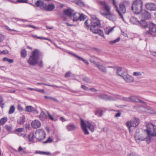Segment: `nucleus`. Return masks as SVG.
I'll list each match as a JSON object with an SVG mask.
<instances>
[{"label":"nucleus","instance_id":"obj_52","mask_svg":"<svg viewBox=\"0 0 156 156\" xmlns=\"http://www.w3.org/2000/svg\"><path fill=\"white\" fill-rule=\"evenodd\" d=\"M52 140L50 138H49L47 140L45 141L44 143H51L52 142Z\"/></svg>","mask_w":156,"mask_h":156},{"label":"nucleus","instance_id":"obj_14","mask_svg":"<svg viewBox=\"0 0 156 156\" xmlns=\"http://www.w3.org/2000/svg\"><path fill=\"white\" fill-rule=\"evenodd\" d=\"M100 4L101 5L103 9L105 11L104 12H110V7L105 2L100 1Z\"/></svg>","mask_w":156,"mask_h":156},{"label":"nucleus","instance_id":"obj_58","mask_svg":"<svg viewBox=\"0 0 156 156\" xmlns=\"http://www.w3.org/2000/svg\"><path fill=\"white\" fill-rule=\"evenodd\" d=\"M5 27L7 30H8L9 31H17L16 30H15L14 29H10L9 28L8 26H7Z\"/></svg>","mask_w":156,"mask_h":156},{"label":"nucleus","instance_id":"obj_60","mask_svg":"<svg viewBox=\"0 0 156 156\" xmlns=\"http://www.w3.org/2000/svg\"><path fill=\"white\" fill-rule=\"evenodd\" d=\"M36 153L39 154H44V153H45L44 151H36Z\"/></svg>","mask_w":156,"mask_h":156},{"label":"nucleus","instance_id":"obj_3","mask_svg":"<svg viewBox=\"0 0 156 156\" xmlns=\"http://www.w3.org/2000/svg\"><path fill=\"white\" fill-rule=\"evenodd\" d=\"M41 53L40 51L35 49L32 52L31 55L27 60L28 63L30 65L35 66L38 62Z\"/></svg>","mask_w":156,"mask_h":156},{"label":"nucleus","instance_id":"obj_17","mask_svg":"<svg viewBox=\"0 0 156 156\" xmlns=\"http://www.w3.org/2000/svg\"><path fill=\"white\" fill-rule=\"evenodd\" d=\"M80 17V14L79 13H75L71 16L70 18L73 21H76L79 19H80V20H81Z\"/></svg>","mask_w":156,"mask_h":156},{"label":"nucleus","instance_id":"obj_38","mask_svg":"<svg viewBox=\"0 0 156 156\" xmlns=\"http://www.w3.org/2000/svg\"><path fill=\"white\" fill-rule=\"evenodd\" d=\"M44 98L46 99H50L51 100H52L53 101H55L58 102V101L57 100L55 99V98L51 97H48L47 96H45L44 97Z\"/></svg>","mask_w":156,"mask_h":156},{"label":"nucleus","instance_id":"obj_39","mask_svg":"<svg viewBox=\"0 0 156 156\" xmlns=\"http://www.w3.org/2000/svg\"><path fill=\"white\" fill-rule=\"evenodd\" d=\"M76 4L80 6L83 7L84 6V4L81 1H77L76 2Z\"/></svg>","mask_w":156,"mask_h":156},{"label":"nucleus","instance_id":"obj_40","mask_svg":"<svg viewBox=\"0 0 156 156\" xmlns=\"http://www.w3.org/2000/svg\"><path fill=\"white\" fill-rule=\"evenodd\" d=\"M3 101L2 98L0 96V106L3 108L4 107V104L2 103Z\"/></svg>","mask_w":156,"mask_h":156},{"label":"nucleus","instance_id":"obj_29","mask_svg":"<svg viewBox=\"0 0 156 156\" xmlns=\"http://www.w3.org/2000/svg\"><path fill=\"white\" fill-rule=\"evenodd\" d=\"M44 2L40 0H38L35 2V5L37 7H42L44 5Z\"/></svg>","mask_w":156,"mask_h":156},{"label":"nucleus","instance_id":"obj_30","mask_svg":"<svg viewBox=\"0 0 156 156\" xmlns=\"http://www.w3.org/2000/svg\"><path fill=\"white\" fill-rule=\"evenodd\" d=\"M114 28V27H112L110 28L107 27L105 28L104 30L105 33L106 34H109L113 30Z\"/></svg>","mask_w":156,"mask_h":156},{"label":"nucleus","instance_id":"obj_27","mask_svg":"<svg viewBox=\"0 0 156 156\" xmlns=\"http://www.w3.org/2000/svg\"><path fill=\"white\" fill-rule=\"evenodd\" d=\"M25 119V117L24 116L20 117L18 119L17 122L20 124H23L24 122Z\"/></svg>","mask_w":156,"mask_h":156},{"label":"nucleus","instance_id":"obj_55","mask_svg":"<svg viewBox=\"0 0 156 156\" xmlns=\"http://www.w3.org/2000/svg\"><path fill=\"white\" fill-rule=\"evenodd\" d=\"M81 87L84 90H87L88 89V87L85 85H82L81 86Z\"/></svg>","mask_w":156,"mask_h":156},{"label":"nucleus","instance_id":"obj_7","mask_svg":"<svg viewBox=\"0 0 156 156\" xmlns=\"http://www.w3.org/2000/svg\"><path fill=\"white\" fill-rule=\"evenodd\" d=\"M35 138L37 140L41 141L44 140L46 137V134L42 129L37 130L35 132Z\"/></svg>","mask_w":156,"mask_h":156},{"label":"nucleus","instance_id":"obj_34","mask_svg":"<svg viewBox=\"0 0 156 156\" xmlns=\"http://www.w3.org/2000/svg\"><path fill=\"white\" fill-rule=\"evenodd\" d=\"M113 1V4L115 8V10L116 11H117L119 13V9L118 7L117 4L115 0H112Z\"/></svg>","mask_w":156,"mask_h":156},{"label":"nucleus","instance_id":"obj_25","mask_svg":"<svg viewBox=\"0 0 156 156\" xmlns=\"http://www.w3.org/2000/svg\"><path fill=\"white\" fill-rule=\"evenodd\" d=\"M73 10L70 9H68L65 10L64 11V13L65 14L71 17L73 13Z\"/></svg>","mask_w":156,"mask_h":156},{"label":"nucleus","instance_id":"obj_57","mask_svg":"<svg viewBox=\"0 0 156 156\" xmlns=\"http://www.w3.org/2000/svg\"><path fill=\"white\" fill-rule=\"evenodd\" d=\"M47 114H48V115L49 117V118H50V119L52 120V121H53L54 120V118L52 116H51L50 115V114L49 113V112H47Z\"/></svg>","mask_w":156,"mask_h":156},{"label":"nucleus","instance_id":"obj_23","mask_svg":"<svg viewBox=\"0 0 156 156\" xmlns=\"http://www.w3.org/2000/svg\"><path fill=\"white\" fill-rule=\"evenodd\" d=\"M28 139L29 140V141L31 143H33L34 141V139H36L35 136V132L34 133H31L28 136Z\"/></svg>","mask_w":156,"mask_h":156},{"label":"nucleus","instance_id":"obj_28","mask_svg":"<svg viewBox=\"0 0 156 156\" xmlns=\"http://www.w3.org/2000/svg\"><path fill=\"white\" fill-rule=\"evenodd\" d=\"M18 152L21 155L25 154L26 153L25 151V148H23L21 146H20L18 148Z\"/></svg>","mask_w":156,"mask_h":156},{"label":"nucleus","instance_id":"obj_33","mask_svg":"<svg viewBox=\"0 0 156 156\" xmlns=\"http://www.w3.org/2000/svg\"><path fill=\"white\" fill-rule=\"evenodd\" d=\"M27 112H30L34 111V108L31 106H27L26 108Z\"/></svg>","mask_w":156,"mask_h":156},{"label":"nucleus","instance_id":"obj_24","mask_svg":"<svg viewBox=\"0 0 156 156\" xmlns=\"http://www.w3.org/2000/svg\"><path fill=\"white\" fill-rule=\"evenodd\" d=\"M130 22L133 24L138 25L139 21L137 18L134 17H131L130 19Z\"/></svg>","mask_w":156,"mask_h":156},{"label":"nucleus","instance_id":"obj_1","mask_svg":"<svg viewBox=\"0 0 156 156\" xmlns=\"http://www.w3.org/2000/svg\"><path fill=\"white\" fill-rule=\"evenodd\" d=\"M147 129L145 130L147 136L145 137H140L139 136V129L136 130L135 134V137L136 140L146 141L148 143L151 140L152 137L156 136V126L152 124H148L146 125Z\"/></svg>","mask_w":156,"mask_h":156},{"label":"nucleus","instance_id":"obj_12","mask_svg":"<svg viewBox=\"0 0 156 156\" xmlns=\"http://www.w3.org/2000/svg\"><path fill=\"white\" fill-rule=\"evenodd\" d=\"M122 76L125 80L126 82L130 83L133 82V77L127 74L125 72L123 73H122Z\"/></svg>","mask_w":156,"mask_h":156},{"label":"nucleus","instance_id":"obj_4","mask_svg":"<svg viewBox=\"0 0 156 156\" xmlns=\"http://www.w3.org/2000/svg\"><path fill=\"white\" fill-rule=\"evenodd\" d=\"M80 124L83 131L84 134L85 135L89 134V133L87 129V127H88V129L92 132H93L94 131V126L89 121H87L86 123L82 119H81Z\"/></svg>","mask_w":156,"mask_h":156},{"label":"nucleus","instance_id":"obj_31","mask_svg":"<svg viewBox=\"0 0 156 156\" xmlns=\"http://www.w3.org/2000/svg\"><path fill=\"white\" fill-rule=\"evenodd\" d=\"M55 6L53 4L48 5L47 7V10L49 11H51L55 9Z\"/></svg>","mask_w":156,"mask_h":156},{"label":"nucleus","instance_id":"obj_18","mask_svg":"<svg viewBox=\"0 0 156 156\" xmlns=\"http://www.w3.org/2000/svg\"><path fill=\"white\" fill-rule=\"evenodd\" d=\"M68 53L70 55H71L72 56L74 57L75 58H77L78 60L83 61L85 63H86L87 65H88L89 64V62L87 60L84 59L83 58H81V57L78 56L71 52H69Z\"/></svg>","mask_w":156,"mask_h":156},{"label":"nucleus","instance_id":"obj_5","mask_svg":"<svg viewBox=\"0 0 156 156\" xmlns=\"http://www.w3.org/2000/svg\"><path fill=\"white\" fill-rule=\"evenodd\" d=\"M143 2L142 0H136L133 3L132 10L136 14L140 13L142 10Z\"/></svg>","mask_w":156,"mask_h":156},{"label":"nucleus","instance_id":"obj_47","mask_svg":"<svg viewBox=\"0 0 156 156\" xmlns=\"http://www.w3.org/2000/svg\"><path fill=\"white\" fill-rule=\"evenodd\" d=\"M5 129L8 131H11L12 129V127L10 126L5 125Z\"/></svg>","mask_w":156,"mask_h":156},{"label":"nucleus","instance_id":"obj_51","mask_svg":"<svg viewBox=\"0 0 156 156\" xmlns=\"http://www.w3.org/2000/svg\"><path fill=\"white\" fill-rule=\"evenodd\" d=\"M17 134L19 136L25 138L26 136V133H17Z\"/></svg>","mask_w":156,"mask_h":156},{"label":"nucleus","instance_id":"obj_53","mask_svg":"<svg viewBox=\"0 0 156 156\" xmlns=\"http://www.w3.org/2000/svg\"><path fill=\"white\" fill-rule=\"evenodd\" d=\"M4 38V36L0 34V43L2 41Z\"/></svg>","mask_w":156,"mask_h":156},{"label":"nucleus","instance_id":"obj_64","mask_svg":"<svg viewBox=\"0 0 156 156\" xmlns=\"http://www.w3.org/2000/svg\"><path fill=\"white\" fill-rule=\"evenodd\" d=\"M70 73L69 72H67L66 73L65 75V76L66 77H67L69 76Z\"/></svg>","mask_w":156,"mask_h":156},{"label":"nucleus","instance_id":"obj_45","mask_svg":"<svg viewBox=\"0 0 156 156\" xmlns=\"http://www.w3.org/2000/svg\"><path fill=\"white\" fill-rule=\"evenodd\" d=\"M33 37H36L38 39H44V40H49V39H48V38H47L42 37H37L35 35H33Z\"/></svg>","mask_w":156,"mask_h":156},{"label":"nucleus","instance_id":"obj_35","mask_svg":"<svg viewBox=\"0 0 156 156\" xmlns=\"http://www.w3.org/2000/svg\"><path fill=\"white\" fill-rule=\"evenodd\" d=\"M15 108L14 106L12 105L11 106L9 109V114H11L13 113L15 111Z\"/></svg>","mask_w":156,"mask_h":156},{"label":"nucleus","instance_id":"obj_37","mask_svg":"<svg viewBox=\"0 0 156 156\" xmlns=\"http://www.w3.org/2000/svg\"><path fill=\"white\" fill-rule=\"evenodd\" d=\"M120 40V37H119L116 39L112 41H110L109 43L110 44H115L117 42L119 41Z\"/></svg>","mask_w":156,"mask_h":156},{"label":"nucleus","instance_id":"obj_13","mask_svg":"<svg viewBox=\"0 0 156 156\" xmlns=\"http://www.w3.org/2000/svg\"><path fill=\"white\" fill-rule=\"evenodd\" d=\"M119 10L120 13H119L117 11H116V12L119 14V15L122 18V20H124V18L122 14L125 12L126 9L125 6L122 3L120 4Z\"/></svg>","mask_w":156,"mask_h":156},{"label":"nucleus","instance_id":"obj_56","mask_svg":"<svg viewBox=\"0 0 156 156\" xmlns=\"http://www.w3.org/2000/svg\"><path fill=\"white\" fill-rule=\"evenodd\" d=\"M84 24L86 27L88 28L89 27V25H88V21L87 20H86Z\"/></svg>","mask_w":156,"mask_h":156},{"label":"nucleus","instance_id":"obj_19","mask_svg":"<svg viewBox=\"0 0 156 156\" xmlns=\"http://www.w3.org/2000/svg\"><path fill=\"white\" fill-rule=\"evenodd\" d=\"M130 101H132L136 102H140L144 103L142 101L140 100L136 96H132L130 97Z\"/></svg>","mask_w":156,"mask_h":156},{"label":"nucleus","instance_id":"obj_16","mask_svg":"<svg viewBox=\"0 0 156 156\" xmlns=\"http://www.w3.org/2000/svg\"><path fill=\"white\" fill-rule=\"evenodd\" d=\"M31 125L33 128L37 129L40 127L41 123L38 120H35L32 122Z\"/></svg>","mask_w":156,"mask_h":156},{"label":"nucleus","instance_id":"obj_22","mask_svg":"<svg viewBox=\"0 0 156 156\" xmlns=\"http://www.w3.org/2000/svg\"><path fill=\"white\" fill-rule=\"evenodd\" d=\"M139 24L142 28H146L147 27V22L144 20H142L140 21H139L138 25Z\"/></svg>","mask_w":156,"mask_h":156},{"label":"nucleus","instance_id":"obj_62","mask_svg":"<svg viewBox=\"0 0 156 156\" xmlns=\"http://www.w3.org/2000/svg\"><path fill=\"white\" fill-rule=\"evenodd\" d=\"M90 90L92 92H96L97 91V90L94 88H91L90 89Z\"/></svg>","mask_w":156,"mask_h":156},{"label":"nucleus","instance_id":"obj_8","mask_svg":"<svg viewBox=\"0 0 156 156\" xmlns=\"http://www.w3.org/2000/svg\"><path fill=\"white\" fill-rule=\"evenodd\" d=\"M98 97L99 98L105 100L115 101L121 98L118 95H114L113 96H111L104 94L99 95Z\"/></svg>","mask_w":156,"mask_h":156},{"label":"nucleus","instance_id":"obj_63","mask_svg":"<svg viewBox=\"0 0 156 156\" xmlns=\"http://www.w3.org/2000/svg\"><path fill=\"white\" fill-rule=\"evenodd\" d=\"M7 62H8L9 63H12L13 62V61L12 59H8Z\"/></svg>","mask_w":156,"mask_h":156},{"label":"nucleus","instance_id":"obj_43","mask_svg":"<svg viewBox=\"0 0 156 156\" xmlns=\"http://www.w3.org/2000/svg\"><path fill=\"white\" fill-rule=\"evenodd\" d=\"M83 80L87 83H90L91 82L90 80L88 78L86 77H84Z\"/></svg>","mask_w":156,"mask_h":156},{"label":"nucleus","instance_id":"obj_10","mask_svg":"<svg viewBox=\"0 0 156 156\" xmlns=\"http://www.w3.org/2000/svg\"><path fill=\"white\" fill-rule=\"evenodd\" d=\"M100 12L102 16L110 20L114 21L116 20V18L114 14H112L110 12H103V10H101L100 11Z\"/></svg>","mask_w":156,"mask_h":156},{"label":"nucleus","instance_id":"obj_54","mask_svg":"<svg viewBox=\"0 0 156 156\" xmlns=\"http://www.w3.org/2000/svg\"><path fill=\"white\" fill-rule=\"evenodd\" d=\"M150 53L152 55L156 58V52L151 51H150Z\"/></svg>","mask_w":156,"mask_h":156},{"label":"nucleus","instance_id":"obj_6","mask_svg":"<svg viewBox=\"0 0 156 156\" xmlns=\"http://www.w3.org/2000/svg\"><path fill=\"white\" fill-rule=\"evenodd\" d=\"M98 59V58L96 57H92L90 59V62L93 63L100 71L104 73H107V70L105 67L103 65L101 64L98 62H97L95 61Z\"/></svg>","mask_w":156,"mask_h":156},{"label":"nucleus","instance_id":"obj_42","mask_svg":"<svg viewBox=\"0 0 156 156\" xmlns=\"http://www.w3.org/2000/svg\"><path fill=\"white\" fill-rule=\"evenodd\" d=\"M21 56L23 58L25 57L26 56V51L25 50H23L21 52Z\"/></svg>","mask_w":156,"mask_h":156},{"label":"nucleus","instance_id":"obj_48","mask_svg":"<svg viewBox=\"0 0 156 156\" xmlns=\"http://www.w3.org/2000/svg\"><path fill=\"white\" fill-rule=\"evenodd\" d=\"M23 129V128H19L16 129L15 132H18V133H20L22 132Z\"/></svg>","mask_w":156,"mask_h":156},{"label":"nucleus","instance_id":"obj_26","mask_svg":"<svg viewBox=\"0 0 156 156\" xmlns=\"http://www.w3.org/2000/svg\"><path fill=\"white\" fill-rule=\"evenodd\" d=\"M47 115L43 112H41L39 115V118L41 121H44L47 118Z\"/></svg>","mask_w":156,"mask_h":156},{"label":"nucleus","instance_id":"obj_41","mask_svg":"<svg viewBox=\"0 0 156 156\" xmlns=\"http://www.w3.org/2000/svg\"><path fill=\"white\" fill-rule=\"evenodd\" d=\"M37 64L38 66L41 68L43 67V62L42 60H41L40 61H39V60H38V62L37 63Z\"/></svg>","mask_w":156,"mask_h":156},{"label":"nucleus","instance_id":"obj_61","mask_svg":"<svg viewBox=\"0 0 156 156\" xmlns=\"http://www.w3.org/2000/svg\"><path fill=\"white\" fill-rule=\"evenodd\" d=\"M121 115V113L119 112H117V113L115 115V117H119Z\"/></svg>","mask_w":156,"mask_h":156},{"label":"nucleus","instance_id":"obj_32","mask_svg":"<svg viewBox=\"0 0 156 156\" xmlns=\"http://www.w3.org/2000/svg\"><path fill=\"white\" fill-rule=\"evenodd\" d=\"M7 118L6 117H4L0 120V125H3L7 121Z\"/></svg>","mask_w":156,"mask_h":156},{"label":"nucleus","instance_id":"obj_36","mask_svg":"<svg viewBox=\"0 0 156 156\" xmlns=\"http://www.w3.org/2000/svg\"><path fill=\"white\" fill-rule=\"evenodd\" d=\"M122 68L121 67H117L116 68V73L120 76H121V75L122 73H120L121 71Z\"/></svg>","mask_w":156,"mask_h":156},{"label":"nucleus","instance_id":"obj_50","mask_svg":"<svg viewBox=\"0 0 156 156\" xmlns=\"http://www.w3.org/2000/svg\"><path fill=\"white\" fill-rule=\"evenodd\" d=\"M133 75L135 76H140L141 74L140 72H134L133 73Z\"/></svg>","mask_w":156,"mask_h":156},{"label":"nucleus","instance_id":"obj_15","mask_svg":"<svg viewBox=\"0 0 156 156\" xmlns=\"http://www.w3.org/2000/svg\"><path fill=\"white\" fill-rule=\"evenodd\" d=\"M145 6L146 8L151 11L156 10V5L153 3H149L146 4Z\"/></svg>","mask_w":156,"mask_h":156},{"label":"nucleus","instance_id":"obj_11","mask_svg":"<svg viewBox=\"0 0 156 156\" xmlns=\"http://www.w3.org/2000/svg\"><path fill=\"white\" fill-rule=\"evenodd\" d=\"M139 123V119L136 118L132 119L130 122H128L126 123V126L129 128V131H130L131 127H136L138 125Z\"/></svg>","mask_w":156,"mask_h":156},{"label":"nucleus","instance_id":"obj_46","mask_svg":"<svg viewBox=\"0 0 156 156\" xmlns=\"http://www.w3.org/2000/svg\"><path fill=\"white\" fill-rule=\"evenodd\" d=\"M28 0H17L16 2L20 3H27Z\"/></svg>","mask_w":156,"mask_h":156},{"label":"nucleus","instance_id":"obj_21","mask_svg":"<svg viewBox=\"0 0 156 156\" xmlns=\"http://www.w3.org/2000/svg\"><path fill=\"white\" fill-rule=\"evenodd\" d=\"M142 17L146 19H149L151 18V14L147 11H145L142 14Z\"/></svg>","mask_w":156,"mask_h":156},{"label":"nucleus","instance_id":"obj_44","mask_svg":"<svg viewBox=\"0 0 156 156\" xmlns=\"http://www.w3.org/2000/svg\"><path fill=\"white\" fill-rule=\"evenodd\" d=\"M117 95L118 96V95ZM120 96V97H121V98H120V99H121L122 98V99L124 100V101H130V97L128 98H126V97H122L120 96Z\"/></svg>","mask_w":156,"mask_h":156},{"label":"nucleus","instance_id":"obj_2","mask_svg":"<svg viewBox=\"0 0 156 156\" xmlns=\"http://www.w3.org/2000/svg\"><path fill=\"white\" fill-rule=\"evenodd\" d=\"M100 26V21L97 18H95L91 22L90 30L93 33L98 34L105 38L103 31L98 29V27Z\"/></svg>","mask_w":156,"mask_h":156},{"label":"nucleus","instance_id":"obj_49","mask_svg":"<svg viewBox=\"0 0 156 156\" xmlns=\"http://www.w3.org/2000/svg\"><path fill=\"white\" fill-rule=\"evenodd\" d=\"M9 53V51L8 50H5L2 51H1V54H6Z\"/></svg>","mask_w":156,"mask_h":156},{"label":"nucleus","instance_id":"obj_59","mask_svg":"<svg viewBox=\"0 0 156 156\" xmlns=\"http://www.w3.org/2000/svg\"><path fill=\"white\" fill-rule=\"evenodd\" d=\"M59 119L62 122H64L67 121V120L65 118H64L63 117H60Z\"/></svg>","mask_w":156,"mask_h":156},{"label":"nucleus","instance_id":"obj_20","mask_svg":"<svg viewBox=\"0 0 156 156\" xmlns=\"http://www.w3.org/2000/svg\"><path fill=\"white\" fill-rule=\"evenodd\" d=\"M76 127V126L73 124H69L66 126V128L68 131H73Z\"/></svg>","mask_w":156,"mask_h":156},{"label":"nucleus","instance_id":"obj_9","mask_svg":"<svg viewBox=\"0 0 156 156\" xmlns=\"http://www.w3.org/2000/svg\"><path fill=\"white\" fill-rule=\"evenodd\" d=\"M156 33V24L151 22L149 24V30L145 33L146 37L152 35V33Z\"/></svg>","mask_w":156,"mask_h":156}]
</instances>
